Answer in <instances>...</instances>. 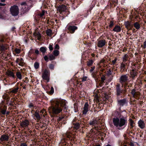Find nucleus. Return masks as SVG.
<instances>
[{
    "label": "nucleus",
    "instance_id": "obj_22",
    "mask_svg": "<svg viewBox=\"0 0 146 146\" xmlns=\"http://www.w3.org/2000/svg\"><path fill=\"white\" fill-rule=\"evenodd\" d=\"M73 125H74V128L77 129H78L80 127V125L78 123H73Z\"/></svg>",
    "mask_w": 146,
    "mask_h": 146
},
{
    "label": "nucleus",
    "instance_id": "obj_46",
    "mask_svg": "<svg viewBox=\"0 0 146 146\" xmlns=\"http://www.w3.org/2000/svg\"><path fill=\"white\" fill-rule=\"evenodd\" d=\"M55 49H59V45L58 44H56L55 46Z\"/></svg>",
    "mask_w": 146,
    "mask_h": 146
},
{
    "label": "nucleus",
    "instance_id": "obj_41",
    "mask_svg": "<svg viewBox=\"0 0 146 146\" xmlns=\"http://www.w3.org/2000/svg\"><path fill=\"white\" fill-rule=\"evenodd\" d=\"M44 13H45L44 11H42V12L39 14V15L40 16V17H41L42 16H43V15H44Z\"/></svg>",
    "mask_w": 146,
    "mask_h": 146
},
{
    "label": "nucleus",
    "instance_id": "obj_3",
    "mask_svg": "<svg viewBox=\"0 0 146 146\" xmlns=\"http://www.w3.org/2000/svg\"><path fill=\"white\" fill-rule=\"evenodd\" d=\"M10 11L11 14L13 16H15L17 15L19 13L18 7L16 5L11 6L10 9Z\"/></svg>",
    "mask_w": 146,
    "mask_h": 146
},
{
    "label": "nucleus",
    "instance_id": "obj_33",
    "mask_svg": "<svg viewBox=\"0 0 146 146\" xmlns=\"http://www.w3.org/2000/svg\"><path fill=\"white\" fill-rule=\"evenodd\" d=\"M49 59L50 60H52L55 59V56L53 55H51L49 56Z\"/></svg>",
    "mask_w": 146,
    "mask_h": 146
},
{
    "label": "nucleus",
    "instance_id": "obj_58",
    "mask_svg": "<svg viewBox=\"0 0 146 146\" xmlns=\"http://www.w3.org/2000/svg\"><path fill=\"white\" fill-rule=\"evenodd\" d=\"M117 60V58H115V59L112 61V62L113 63H115Z\"/></svg>",
    "mask_w": 146,
    "mask_h": 146
},
{
    "label": "nucleus",
    "instance_id": "obj_60",
    "mask_svg": "<svg viewBox=\"0 0 146 146\" xmlns=\"http://www.w3.org/2000/svg\"><path fill=\"white\" fill-rule=\"evenodd\" d=\"M127 50V49L126 48H124L123 49L122 51L123 52H124L125 51Z\"/></svg>",
    "mask_w": 146,
    "mask_h": 146
},
{
    "label": "nucleus",
    "instance_id": "obj_59",
    "mask_svg": "<svg viewBox=\"0 0 146 146\" xmlns=\"http://www.w3.org/2000/svg\"><path fill=\"white\" fill-rule=\"evenodd\" d=\"M101 79L102 81H104L105 80V78L104 77H101Z\"/></svg>",
    "mask_w": 146,
    "mask_h": 146
},
{
    "label": "nucleus",
    "instance_id": "obj_23",
    "mask_svg": "<svg viewBox=\"0 0 146 146\" xmlns=\"http://www.w3.org/2000/svg\"><path fill=\"white\" fill-rule=\"evenodd\" d=\"M47 48L46 47H42L40 48V51L43 53L44 54L46 51Z\"/></svg>",
    "mask_w": 146,
    "mask_h": 146
},
{
    "label": "nucleus",
    "instance_id": "obj_4",
    "mask_svg": "<svg viewBox=\"0 0 146 146\" xmlns=\"http://www.w3.org/2000/svg\"><path fill=\"white\" fill-rule=\"evenodd\" d=\"M50 72L49 70L48 69H45L42 74V78L43 79L46 81L48 82L49 81Z\"/></svg>",
    "mask_w": 146,
    "mask_h": 146
},
{
    "label": "nucleus",
    "instance_id": "obj_5",
    "mask_svg": "<svg viewBox=\"0 0 146 146\" xmlns=\"http://www.w3.org/2000/svg\"><path fill=\"white\" fill-rule=\"evenodd\" d=\"M124 25L128 31L131 30L133 27V25L131 23V21H127L125 22Z\"/></svg>",
    "mask_w": 146,
    "mask_h": 146
},
{
    "label": "nucleus",
    "instance_id": "obj_48",
    "mask_svg": "<svg viewBox=\"0 0 146 146\" xmlns=\"http://www.w3.org/2000/svg\"><path fill=\"white\" fill-rule=\"evenodd\" d=\"M111 74V71L110 70H108L107 71V74L108 76H109Z\"/></svg>",
    "mask_w": 146,
    "mask_h": 146
},
{
    "label": "nucleus",
    "instance_id": "obj_14",
    "mask_svg": "<svg viewBox=\"0 0 146 146\" xmlns=\"http://www.w3.org/2000/svg\"><path fill=\"white\" fill-rule=\"evenodd\" d=\"M58 9L60 13H61L62 11H65L66 9V7L64 5H62L59 6L58 7Z\"/></svg>",
    "mask_w": 146,
    "mask_h": 146
},
{
    "label": "nucleus",
    "instance_id": "obj_10",
    "mask_svg": "<svg viewBox=\"0 0 146 146\" xmlns=\"http://www.w3.org/2000/svg\"><path fill=\"white\" fill-rule=\"evenodd\" d=\"M106 43V42L104 39L100 40L98 41L97 46L98 47L101 48L104 46Z\"/></svg>",
    "mask_w": 146,
    "mask_h": 146
},
{
    "label": "nucleus",
    "instance_id": "obj_45",
    "mask_svg": "<svg viewBox=\"0 0 146 146\" xmlns=\"http://www.w3.org/2000/svg\"><path fill=\"white\" fill-rule=\"evenodd\" d=\"M20 146H27V145L26 143H23L21 144Z\"/></svg>",
    "mask_w": 146,
    "mask_h": 146
},
{
    "label": "nucleus",
    "instance_id": "obj_27",
    "mask_svg": "<svg viewBox=\"0 0 146 146\" xmlns=\"http://www.w3.org/2000/svg\"><path fill=\"white\" fill-rule=\"evenodd\" d=\"M53 54L55 56H57L59 54V51L57 50H54L53 52Z\"/></svg>",
    "mask_w": 146,
    "mask_h": 146
},
{
    "label": "nucleus",
    "instance_id": "obj_28",
    "mask_svg": "<svg viewBox=\"0 0 146 146\" xmlns=\"http://www.w3.org/2000/svg\"><path fill=\"white\" fill-rule=\"evenodd\" d=\"M16 76L20 80H21L22 78V76L20 72H17L16 73Z\"/></svg>",
    "mask_w": 146,
    "mask_h": 146
},
{
    "label": "nucleus",
    "instance_id": "obj_64",
    "mask_svg": "<svg viewBox=\"0 0 146 146\" xmlns=\"http://www.w3.org/2000/svg\"><path fill=\"white\" fill-rule=\"evenodd\" d=\"M137 64H133V66H133V68H134V67H136V65Z\"/></svg>",
    "mask_w": 146,
    "mask_h": 146
},
{
    "label": "nucleus",
    "instance_id": "obj_31",
    "mask_svg": "<svg viewBox=\"0 0 146 146\" xmlns=\"http://www.w3.org/2000/svg\"><path fill=\"white\" fill-rule=\"evenodd\" d=\"M18 87L15 88L11 91V92L13 93H16L18 92Z\"/></svg>",
    "mask_w": 146,
    "mask_h": 146
},
{
    "label": "nucleus",
    "instance_id": "obj_35",
    "mask_svg": "<svg viewBox=\"0 0 146 146\" xmlns=\"http://www.w3.org/2000/svg\"><path fill=\"white\" fill-rule=\"evenodd\" d=\"M136 92L135 89H133L132 90L131 93L133 96H135V94Z\"/></svg>",
    "mask_w": 146,
    "mask_h": 146
},
{
    "label": "nucleus",
    "instance_id": "obj_37",
    "mask_svg": "<svg viewBox=\"0 0 146 146\" xmlns=\"http://www.w3.org/2000/svg\"><path fill=\"white\" fill-rule=\"evenodd\" d=\"M114 25L113 22L112 21H110V24L109 25V27H113V26Z\"/></svg>",
    "mask_w": 146,
    "mask_h": 146
},
{
    "label": "nucleus",
    "instance_id": "obj_29",
    "mask_svg": "<svg viewBox=\"0 0 146 146\" xmlns=\"http://www.w3.org/2000/svg\"><path fill=\"white\" fill-rule=\"evenodd\" d=\"M97 123V121L96 120H93L90 121L89 124L91 125H94Z\"/></svg>",
    "mask_w": 146,
    "mask_h": 146
},
{
    "label": "nucleus",
    "instance_id": "obj_42",
    "mask_svg": "<svg viewBox=\"0 0 146 146\" xmlns=\"http://www.w3.org/2000/svg\"><path fill=\"white\" fill-rule=\"evenodd\" d=\"M94 60H89L88 62V64H92L94 63Z\"/></svg>",
    "mask_w": 146,
    "mask_h": 146
},
{
    "label": "nucleus",
    "instance_id": "obj_20",
    "mask_svg": "<svg viewBox=\"0 0 146 146\" xmlns=\"http://www.w3.org/2000/svg\"><path fill=\"white\" fill-rule=\"evenodd\" d=\"M34 35L35 36H36L37 37V39L39 40L41 38V35L38 32H35L33 33Z\"/></svg>",
    "mask_w": 146,
    "mask_h": 146
},
{
    "label": "nucleus",
    "instance_id": "obj_18",
    "mask_svg": "<svg viewBox=\"0 0 146 146\" xmlns=\"http://www.w3.org/2000/svg\"><path fill=\"white\" fill-rule=\"evenodd\" d=\"M121 28L120 26L118 25H116L115 26L113 30L114 31L118 33L121 31Z\"/></svg>",
    "mask_w": 146,
    "mask_h": 146
},
{
    "label": "nucleus",
    "instance_id": "obj_39",
    "mask_svg": "<svg viewBox=\"0 0 146 146\" xmlns=\"http://www.w3.org/2000/svg\"><path fill=\"white\" fill-rule=\"evenodd\" d=\"M140 95V93L138 92H136L135 94V96H133L134 98H136L139 97Z\"/></svg>",
    "mask_w": 146,
    "mask_h": 146
},
{
    "label": "nucleus",
    "instance_id": "obj_16",
    "mask_svg": "<svg viewBox=\"0 0 146 146\" xmlns=\"http://www.w3.org/2000/svg\"><path fill=\"white\" fill-rule=\"evenodd\" d=\"M127 77L126 75H124L121 76L120 77V82L122 83L127 81Z\"/></svg>",
    "mask_w": 146,
    "mask_h": 146
},
{
    "label": "nucleus",
    "instance_id": "obj_34",
    "mask_svg": "<svg viewBox=\"0 0 146 146\" xmlns=\"http://www.w3.org/2000/svg\"><path fill=\"white\" fill-rule=\"evenodd\" d=\"M107 60L106 59H103L100 61V63H106Z\"/></svg>",
    "mask_w": 146,
    "mask_h": 146
},
{
    "label": "nucleus",
    "instance_id": "obj_8",
    "mask_svg": "<svg viewBox=\"0 0 146 146\" xmlns=\"http://www.w3.org/2000/svg\"><path fill=\"white\" fill-rule=\"evenodd\" d=\"M29 124V121L28 120L26 119L20 123V126L22 127H26L28 126Z\"/></svg>",
    "mask_w": 146,
    "mask_h": 146
},
{
    "label": "nucleus",
    "instance_id": "obj_38",
    "mask_svg": "<svg viewBox=\"0 0 146 146\" xmlns=\"http://www.w3.org/2000/svg\"><path fill=\"white\" fill-rule=\"evenodd\" d=\"M49 48L50 50H53V44H50L49 46Z\"/></svg>",
    "mask_w": 146,
    "mask_h": 146
},
{
    "label": "nucleus",
    "instance_id": "obj_24",
    "mask_svg": "<svg viewBox=\"0 0 146 146\" xmlns=\"http://www.w3.org/2000/svg\"><path fill=\"white\" fill-rule=\"evenodd\" d=\"M128 56L127 54H125L123 57V62H125L128 60Z\"/></svg>",
    "mask_w": 146,
    "mask_h": 146
},
{
    "label": "nucleus",
    "instance_id": "obj_40",
    "mask_svg": "<svg viewBox=\"0 0 146 146\" xmlns=\"http://www.w3.org/2000/svg\"><path fill=\"white\" fill-rule=\"evenodd\" d=\"M87 77L86 76H84L82 78V82L85 81L86 80Z\"/></svg>",
    "mask_w": 146,
    "mask_h": 146
},
{
    "label": "nucleus",
    "instance_id": "obj_55",
    "mask_svg": "<svg viewBox=\"0 0 146 146\" xmlns=\"http://www.w3.org/2000/svg\"><path fill=\"white\" fill-rule=\"evenodd\" d=\"M5 49L4 46H2L0 47V50H4Z\"/></svg>",
    "mask_w": 146,
    "mask_h": 146
},
{
    "label": "nucleus",
    "instance_id": "obj_11",
    "mask_svg": "<svg viewBox=\"0 0 146 146\" xmlns=\"http://www.w3.org/2000/svg\"><path fill=\"white\" fill-rule=\"evenodd\" d=\"M13 70H8L6 72V74L10 77L14 78L15 76L14 74Z\"/></svg>",
    "mask_w": 146,
    "mask_h": 146
},
{
    "label": "nucleus",
    "instance_id": "obj_52",
    "mask_svg": "<svg viewBox=\"0 0 146 146\" xmlns=\"http://www.w3.org/2000/svg\"><path fill=\"white\" fill-rule=\"evenodd\" d=\"M143 48H146V41L143 42Z\"/></svg>",
    "mask_w": 146,
    "mask_h": 146
},
{
    "label": "nucleus",
    "instance_id": "obj_32",
    "mask_svg": "<svg viewBox=\"0 0 146 146\" xmlns=\"http://www.w3.org/2000/svg\"><path fill=\"white\" fill-rule=\"evenodd\" d=\"M14 51L16 54H19L20 53L21 50L19 49L15 48L14 50Z\"/></svg>",
    "mask_w": 146,
    "mask_h": 146
},
{
    "label": "nucleus",
    "instance_id": "obj_47",
    "mask_svg": "<svg viewBox=\"0 0 146 146\" xmlns=\"http://www.w3.org/2000/svg\"><path fill=\"white\" fill-rule=\"evenodd\" d=\"M6 111L2 109L1 111V112L3 114H5V113Z\"/></svg>",
    "mask_w": 146,
    "mask_h": 146
},
{
    "label": "nucleus",
    "instance_id": "obj_61",
    "mask_svg": "<svg viewBox=\"0 0 146 146\" xmlns=\"http://www.w3.org/2000/svg\"><path fill=\"white\" fill-rule=\"evenodd\" d=\"M113 1L115 3H117V2H118V0H114Z\"/></svg>",
    "mask_w": 146,
    "mask_h": 146
},
{
    "label": "nucleus",
    "instance_id": "obj_13",
    "mask_svg": "<svg viewBox=\"0 0 146 146\" xmlns=\"http://www.w3.org/2000/svg\"><path fill=\"white\" fill-rule=\"evenodd\" d=\"M138 124L139 127L141 129H143L145 127V123L144 121L141 119L139 121Z\"/></svg>",
    "mask_w": 146,
    "mask_h": 146
},
{
    "label": "nucleus",
    "instance_id": "obj_49",
    "mask_svg": "<svg viewBox=\"0 0 146 146\" xmlns=\"http://www.w3.org/2000/svg\"><path fill=\"white\" fill-rule=\"evenodd\" d=\"M34 66L35 69H37L39 67V64H34Z\"/></svg>",
    "mask_w": 146,
    "mask_h": 146
},
{
    "label": "nucleus",
    "instance_id": "obj_19",
    "mask_svg": "<svg viewBox=\"0 0 146 146\" xmlns=\"http://www.w3.org/2000/svg\"><path fill=\"white\" fill-rule=\"evenodd\" d=\"M135 28L137 29H139L140 28L141 25L138 22H136L133 24Z\"/></svg>",
    "mask_w": 146,
    "mask_h": 146
},
{
    "label": "nucleus",
    "instance_id": "obj_54",
    "mask_svg": "<svg viewBox=\"0 0 146 146\" xmlns=\"http://www.w3.org/2000/svg\"><path fill=\"white\" fill-rule=\"evenodd\" d=\"M33 106V104L32 103H30L29 106V107L30 108H31Z\"/></svg>",
    "mask_w": 146,
    "mask_h": 146
},
{
    "label": "nucleus",
    "instance_id": "obj_15",
    "mask_svg": "<svg viewBox=\"0 0 146 146\" xmlns=\"http://www.w3.org/2000/svg\"><path fill=\"white\" fill-rule=\"evenodd\" d=\"M126 100L125 99L121 100L118 101V104L121 106H123L126 104Z\"/></svg>",
    "mask_w": 146,
    "mask_h": 146
},
{
    "label": "nucleus",
    "instance_id": "obj_12",
    "mask_svg": "<svg viewBox=\"0 0 146 146\" xmlns=\"http://www.w3.org/2000/svg\"><path fill=\"white\" fill-rule=\"evenodd\" d=\"M9 138V136L4 134L1 137L0 140L1 141H7L8 140Z\"/></svg>",
    "mask_w": 146,
    "mask_h": 146
},
{
    "label": "nucleus",
    "instance_id": "obj_50",
    "mask_svg": "<svg viewBox=\"0 0 146 146\" xmlns=\"http://www.w3.org/2000/svg\"><path fill=\"white\" fill-rule=\"evenodd\" d=\"M35 53L37 54H39V51L37 49H36L35 50Z\"/></svg>",
    "mask_w": 146,
    "mask_h": 146
},
{
    "label": "nucleus",
    "instance_id": "obj_53",
    "mask_svg": "<svg viewBox=\"0 0 146 146\" xmlns=\"http://www.w3.org/2000/svg\"><path fill=\"white\" fill-rule=\"evenodd\" d=\"M64 118V117H59L58 118V120L59 121H61V120H62V119Z\"/></svg>",
    "mask_w": 146,
    "mask_h": 146
},
{
    "label": "nucleus",
    "instance_id": "obj_63",
    "mask_svg": "<svg viewBox=\"0 0 146 146\" xmlns=\"http://www.w3.org/2000/svg\"><path fill=\"white\" fill-rule=\"evenodd\" d=\"M5 0H1V1L2 2H5Z\"/></svg>",
    "mask_w": 146,
    "mask_h": 146
},
{
    "label": "nucleus",
    "instance_id": "obj_51",
    "mask_svg": "<svg viewBox=\"0 0 146 146\" xmlns=\"http://www.w3.org/2000/svg\"><path fill=\"white\" fill-rule=\"evenodd\" d=\"M65 135L66 136H67V137H68V138H70L71 137L70 134L68 133L67 132H66Z\"/></svg>",
    "mask_w": 146,
    "mask_h": 146
},
{
    "label": "nucleus",
    "instance_id": "obj_57",
    "mask_svg": "<svg viewBox=\"0 0 146 146\" xmlns=\"http://www.w3.org/2000/svg\"><path fill=\"white\" fill-rule=\"evenodd\" d=\"M6 5V4L5 3H0V6H4Z\"/></svg>",
    "mask_w": 146,
    "mask_h": 146
},
{
    "label": "nucleus",
    "instance_id": "obj_56",
    "mask_svg": "<svg viewBox=\"0 0 146 146\" xmlns=\"http://www.w3.org/2000/svg\"><path fill=\"white\" fill-rule=\"evenodd\" d=\"M94 68H95V67L94 66L93 67H92L91 69L90 70V72H92L94 70Z\"/></svg>",
    "mask_w": 146,
    "mask_h": 146
},
{
    "label": "nucleus",
    "instance_id": "obj_44",
    "mask_svg": "<svg viewBox=\"0 0 146 146\" xmlns=\"http://www.w3.org/2000/svg\"><path fill=\"white\" fill-rule=\"evenodd\" d=\"M44 59L45 61H48L49 58L47 56H45L44 57Z\"/></svg>",
    "mask_w": 146,
    "mask_h": 146
},
{
    "label": "nucleus",
    "instance_id": "obj_17",
    "mask_svg": "<svg viewBox=\"0 0 146 146\" xmlns=\"http://www.w3.org/2000/svg\"><path fill=\"white\" fill-rule=\"evenodd\" d=\"M136 70V69H133L130 72V75L133 78H134L137 75V72Z\"/></svg>",
    "mask_w": 146,
    "mask_h": 146
},
{
    "label": "nucleus",
    "instance_id": "obj_21",
    "mask_svg": "<svg viewBox=\"0 0 146 146\" xmlns=\"http://www.w3.org/2000/svg\"><path fill=\"white\" fill-rule=\"evenodd\" d=\"M16 63L18 64H23L24 63V61L21 58H18L16 60Z\"/></svg>",
    "mask_w": 146,
    "mask_h": 146
},
{
    "label": "nucleus",
    "instance_id": "obj_2",
    "mask_svg": "<svg viewBox=\"0 0 146 146\" xmlns=\"http://www.w3.org/2000/svg\"><path fill=\"white\" fill-rule=\"evenodd\" d=\"M112 121L114 125L119 130L123 129L127 125V120L125 117H115L113 119Z\"/></svg>",
    "mask_w": 146,
    "mask_h": 146
},
{
    "label": "nucleus",
    "instance_id": "obj_43",
    "mask_svg": "<svg viewBox=\"0 0 146 146\" xmlns=\"http://www.w3.org/2000/svg\"><path fill=\"white\" fill-rule=\"evenodd\" d=\"M54 64H50L49 67L50 69H53L54 68Z\"/></svg>",
    "mask_w": 146,
    "mask_h": 146
},
{
    "label": "nucleus",
    "instance_id": "obj_36",
    "mask_svg": "<svg viewBox=\"0 0 146 146\" xmlns=\"http://www.w3.org/2000/svg\"><path fill=\"white\" fill-rule=\"evenodd\" d=\"M54 92V89L52 87L51 88L50 91L49 92L50 94H52Z\"/></svg>",
    "mask_w": 146,
    "mask_h": 146
},
{
    "label": "nucleus",
    "instance_id": "obj_9",
    "mask_svg": "<svg viewBox=\"0 0 146 146\" xmlns=\"http://www.w3.org/2000/svg\"><path fill=\"white\" fill-rule=\"evenodd\" d=\"M89 105L88 103L86 102L83 108V110L82 111V113L83 114L86 115L89 110Z\"/></svg>",
    "mask_w": 146,
    "mask_h": 146
},
{
    "label": "nucleus",
    "instance_id": "obj_1",
    "mask_svg": "<svg viewBox=\"0 0 146 146\" xmlns=\"http://www.w3.org/2000/svg\"><path fill=\"white\" fill-rule=\"evenodd\" d=\"M52 105L49 108L50 111L53 114H57L61 113L64 109H67L66 102L64 99H54L51 102Z\"/></svg>",
    "mask_w": 146,
    "mask_h": 146
},
{
    "label": "nucleus",
    "instance_id": "obj_6",
    "mask_svg": "<svg viewBox=\"0 0 146 146\" xmlns=\"http://www.w3.org/2000/svg\"><path fill=\"white\" fill-rule=\"evenodd\" d=\"M78 29L77 27L73 25H68L67 26V29L68 30V33L73 34L76 30Z\"/></svg>",
    "mask_w": 146,
    "mask_h": 146
},
{
    "label": "nucleus",
    "instance_id": "obj_7",
    "mask_svg": "<svg viewBox=\"0 0 146 146\" xmlns=\"http://www.w3.org/2000/svg\"><path fill=\"white\" fill-rule=\"evenodd\" d=\"M116 95L119 96L122 94L124 91L123 89H122L121 88V86L119 84H117L116 87Z\"/></svg>",
    "mask_w": 146,
    "mask_h": 146
},
{
    "label": "nucleus",
    "instance_id": "obj_30",
    "mask_svg": "<svg viewBox=\"0 0 146 146\" xmlns=\"http://www.w3.org/2000/svg\"><path fill=\"white\" fill-rule=\"evenodd\" d=\"M1 56L3 57V58L4 59H5L6 58L7 56L6 55L5 53L4 52H1Z\"/></svg>",
    "mask_w": 146,
    "mask_h": 146
},
{
    "label": "nucleus",
    "instance_id": "obj_25",
    "mask_svg": "<svg viewBox=\"0 0 146 146\" xmlns=\"http://www.w3.org/2000/svg\"><path fill=\"white\" fill-rule=\"evenodd\" d=\"M46 33L48 36H51L52 33V31L50 29H48L46 31Z\"/></svg>",
    "mask_w": 146,
    "mask_h": 146
},
{
    "label": "nucleus",
    "instance_id": "obj_62",
    "mask_svg": "<svg viewBox=\"0 0 146 146\" xmlns=\"http://www.w3.org/2000/svg\"><path fill=\"white\" fill-rule=\"evenodd\" d=\"M91 55L92 57H94L95 56V54L93 53H92L91 54Z\"/></svg>",
    "mask_w": 146,
    "mask_h": 146
},
{
    "label": "nucleus",
    "instance_id": "obj_26",
    "mask_svg": "<svg viewBox=\"0 0 146 146\" xmlns=\"http://www.w3.org/2000/svg\"><path fill=\"white\" fill-rule=\"evenodd\" d=\"M35 116V117L36 119H37L38 120H39L40 118V116L39 113L38 112H37V111H36L35 114H34Z\"/></svg>",
    "mask_w": 146,
    "mask_h": 146
}]
</instances>
